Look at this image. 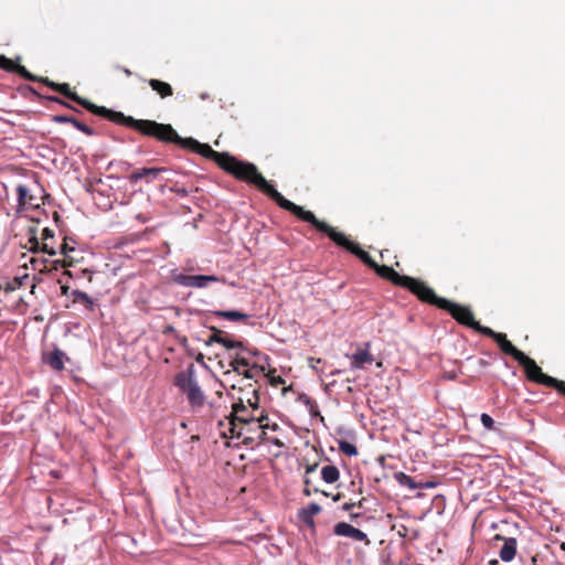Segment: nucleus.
I'll list each match as a JSON object with an SVG mask.
<instances>
[{
  "label": "nucleus",
  "mask_w": 565,
  "mask_h": 565,
  "mask_svg": "<svg viewBox=\"0 0 565 565\" xmlns=\"http://www.w3.org/2000/svg\"><path fill=\"white\" fill-rule=\"evenodd\" d=\"M71 297L73 298L74 303H81L88 311H93L95 308L94 300L88 296V294L82 290H73L71 292Z\"/></svg>",
  "instance_id": "20"
},
{
  "label": "nucleus",
  "mask_w": 565,
  "mask_h": 565,
  "mask_svg": "<svg viewBox=\"0 0 565 565\" xmlns=\"http://www.w3.org/2000/svg\"><path fill=\"white\" fill-rule=\"evenodd\" d=\"M18 202L20 206H39L38 203L34 202V196L29 194V190L24 185H19L17 188Z\"/></svg>",
  "instance_id": "22"
},
{
  "label": "nucleus",
  "mask_w": 565,
  "mask_h": 565,
  "mask_svg": "<svg viewBox=\"0 0 565 565\" xmlns=\"http://www.w3.org/2000/svg\"><path fill=\"white\" fill-rule=\"evenodd\" d=\"M75 128H77L79 131L84 132L87 136H93L95 134L93 128H90L89 126H87L81 121L75 122Z\"/></svg>",
  "instance_id": "37"
},
{
  "label": "nucleus",
  "mask_w": 565,
  "mask_h": 565,
  "mask_svg": "<svg viewBox=\"0 0 565 565\" xmlns=\"http://www.w3.org/2000/svg\"><path fill=\"white\" fill-rule=\"evenodd\" d=\"M419 489H431L437 486V482L435 481H426V482H419Z\"/></svg>",
  "instance_id": "42"
},
{
  "label": "nucleus",
  "mask_w": 565,
  "mask_h": 565,
  "mask_svg": "<svg viewBox=\"0 0 565 565\" xmlns=\"http://www.w3.org/2000/svg\"><path fill=\"white\" fill-rule=\"evenodd\" d=\"M265 195L271 199L277 205L299 220L310 223L319 232L326 234L333 243L338 246L345 248L348 252L356 256L363 264L372 268L381 278L388 280L394 286L402 287L409 292L416 286L418 278H414L406 275H399L394 268L386 265H379L367 252L363 250L359 244L349 239L343 233L338 232L334 227L330 226L324 221L316 217L311 211H306L302 206L295 204L287 200L280 192H278L273 184H268L266 188Z\"/></svg>",
  "instance_id": "2"
},
{
  "label": "nucleus",
  "mask_w": 565,
  "mask_h": 565,
  "mask_svg": "<svg viewBox=\"0 0 565 565\" xmlns=\"http://www.w3.org/2000/svg\"><path fill=\"white\" fill-rule=\"evenodd\" d=\"M279 429V425L277 423H270L269 422V417L267 416V427H266V431L267 430H271V431H276Z\"/></svg>",
  "instance_id": "43"
},
{
  "label": "nucleus",
  "mask_w": 565,
  "mask_h": 565,
  "mask_svg": "<svg viewBox=\"0 0 565 565\" xmlns=\"http://www.w3.org/2000/svg\"><path fill=\"white\" fill-rule=\"evenodd\" d=\"M64 359L65 353L60 349H55L47 355H45L44 361L55 371L64 370Z\"/></svg>",
  "instance_id": "18"
},
{
  "label": "nucleus",
  "mask_w": 565,
  "mask_h": 565,
  "mask_svg": "<svg viewBox=\"0 0 565 565\" xmlns=\"http://www.w3.org/2000/svg\"><path fill=\"white\" fill-rule=\"evenodd\" d=\"M175 282L184 287L204 288L209 282L221 281V278L214 275H178Z\"/></svg>",
  "instance_id": "10"
},
{
  "label": "nucleus",
  "mask_w": 565,
  "mask_h": 565,
  "mask_svg": "<svg viewBox=\"0 0 565 565\" xmlns=\"http://www.w3.org/2000/svg\"><path fill=\"white\" fill-rule=\"evenodd\" d=\"M36 233H38V228L35 226H30L29 227V250L32 252V253H38V252H41V246H42V243L39 242L38 237H36Z\"/></svg>",
  "instance_id": "26"
},
{
  "label": "nucleus",
  "mask_w": 565,
  "mask_h": 565,
  "mask_svg": "<svg viewBox=\"0 0 565 565\" xmlns=\"http://www.w3.org/2000/svg\"><path fill=\"white\" fill-rule=\"evenodd\" d=\"M174 385L186 395L192 407H202L204 405L205 396L194 379L192 366L188 371L179 372L174 376Z\"/></svg>",
  "instance_id": "7"
},
{
  "label": "nucleus",
  "mask_w": 565,
  "mask_h": 565,
  "mask_svg": "<svg viewBox=\"0 0 565 565\" xmlns=\"http://www.w3.org/2000/svg\"><path fill=\"white\" fill-rule=\"evenodd\" d=\"M171 331H173V327L169 326V327H167V328H166L164 333H167V332H171Z\"/></svg>",
  "instance_id": "51"
},
{
  "label": "nucleus",
  "mask_w": 565,
  "mask_h": 565,
  "mask_svg": "<svg viewBox=\"0 0 565 565\" xmlns=\"http://www.w3.org/2000/svg\"><path fill=\"white\" fill-rule=\"evenodd\" d=\"M63 105L67 106V108H71V105H67L66 103H62Z\"/></svg>",
  "instance_id": "53"
},
{
  "label": "nucleus",
  "mask_w": 565,
  "mask_h": 565,
  "mask_svg": "<svg viewBox=\"0 0 565 565\" xmlns=\"http://www.w3.org/2000/svg\"><path fill=\"white\" fill-rule=\"evenodd\" d=\"M561 547H562L563 550H565V543H562Z\"/></svg>",
  "instance_id": "54"
},
{
  "label": "nucleus",
  "mask_w": 565,
  "mask_h": 565,
  "mask_svg": "<svg viewBox=\"0 0 565 565\" xmlns=\"http://www.w3.org/2000/svg\"><path fill=\"white\" fill-rule=\"evenodd\" d=\"M518 363L523 367L529 381L555 388L565 396V382L545 374L533 359L524 354Z\"/></svg>",
  "instance_id": "6"
},
{
  "label": "nucleus",
  "mask_w": 565,
  "mask_h": 565,
  "mask_svg": "<svg viewBox=\"0 0 565 565\" xmlns=\"http://www.w3.org/2000/svg\"><path fill=\"white\" fill-rule=\"evenodd\" d=\"M0 68L4 70L7 72L17 73L22 78L30 81V82H41L45 84L46 86L51 87L53 90L62 94L63 96L70 98L71 100L77 103L88 111H90L94 115L104 117L106 119L109 118V115L113 109H108L104 106H97L93 104L92 102L78 96L75 92H73L67 83H54L50 81L47 77H39L36 75H33L30 73L24 66L17 64L14 61L6 57L4 55L0 54Z\"/></svg>",
  "instance_id": "4"
},
{
  "label": "nucleus",
  "mask_w": 565,
  "mask_h": 565,
  "mask_svg": "<svg viewBox=\"0 0 565 565\" xmlns=\"http://www.w3.org/2000/svg\"><path fill=\"white\" fill-rule=\"evenodd\" d=\"M230 366L233 371L237 372L239 375H244L246 379H255L257 375L264 372L263 366H258L254 364L249 366L248 361L245 358L236 355L231 362Z\"/></svg>",
  "instance_id": "11"
},
{
  "label": "nucleus",
  "mask_w": 565,
  "mask_h": 565,
  "mask_svg": "<svg viewBox=\"0 0 565 565\" xmlns=\"http://www.w3.org/2000/svg\"><path fill=\"white\" fill-rule=\"evenodd\" d=\"M164 171L166 168H140L134 170L128 179L131 183H137L141 179H146V181L149 183Z\"/></svg>",
  "instance_id": "14"
},
{
  "label": "nucleus",
  "mask_w": 565,
  "mask_h": 565,
  "mask_svg": "<svg viewBox=\"0 0 565 565\" xmlns=\"http://www.w3.org/2000/svg\"><path fill=\"white\" fill-rule=\"evenodd\" d=\"M394 478L395 480L401 484V486H404L406 488H408L409 490H416V489H419V482H416L414 481V479L412 477H409L408 475H406L405 472H396L394 475Z\"/></svg>",
  "instance_id": "24"
},
{
  "label": "nucleus",
  "mask_w": 565,
  "mask_h": 565,
  "mask_svg": "<svg viewBox=\"0 0 565 565\" xmlns=\"http://www.w3.org/2000/svg\"><path fill=\"white\" fill-rule=\"evenodd\" d=\"M58 217H60V216H58L57 212H54V220H55L56 222L58 221Z\"/></svg>",
  "instance_id": "52"
},
{
  "label": "nucleus",
  "mask_w": 565,
  "mask_h": 565,
  "mask_svg": "<svg viewBox=\"0 0 565 565\" xmlns=\"http://www.w3.org/2000/svg\"><path fill=\"white\" fill-rule=\"evenodd\" d=\"M257 416L258 414H254V411H249L248 406L245 405L244 399L238 397L237 402L233 404L232 412L228 416L231 431Z\"/></svg>",
  "instance_id": "8"
},
{
  "label": "nucleus",
  "mask_w": 565,
  "mask_h": 565,
  "mask_svg": "<svg viewBox=\"0 0 565 565\" xmlns=\"http://www.w3.org/2000/svg\"><path fill=\"white\" fill-rule=\"evenodd\" d=\"M51 100L57 102V103H61V104L63 103L58 97H52Z\"/></svg>",
  "instance_id": "50"
},
{
  "label": "nucleus",
  "mask_w": 565,
  "mask_h": 565,
  "mask_svg": "<svg viewBox=\"0 0 565 565\" xmlns=\"http://www.w3.org/2000/svg\"><path fill=\"white\" fill-rule=\"evenodd\" d=\"M247 404L250 407L249 411H254V414H259V396L256 388L253 390V397L247 398Z\"/></svg>",
  "instance_id": "31"
},
{
  "label": "nucleus",
  "mask_w": 565,
  "mask_h": 565,
  "mask_svg": "<svg viewBox=\"0 0 565 565\" xmlns=\"http://www.w3.org/2000/svg\"><path fill=\"white\" fill-rule=\"evenodd\" d=\"M339 450L349 457L358 455V448L355 447V445L345 440L339 441Z\"/></svg>",
  "instance_id": "28"
},
{
  "label": "nucleus",
  "mask_w": 565,
  "mask_h": 565,
  "mask_svg": "<svg viewBox=\"0 0 565 565\" xmlns=\"http://www.w3.org/2000/svg\"><path fill=\"white\" fill-rule=\"evenodd\" d=\"M73 250H74V247L70 246L67 243V237H64V242L61 245V250H60L61 254L64 255L65 257H68V254Z\"/></svg>",
  "instance_id": "38"
},
{
  "label": "nucleus",
  "mask_w": 565,
  "mask_h": 565,
  "mask_svg": "<svg viewBox=\"0 0 565 565\" xmlns=\"http://www.w3.org/2000/svg\"><path fill=\"white\" fill-rule=\"evenodd\" d=\"M170 191L182 196V198L188 196L190 193V190H188L185 186H180L178 183L173 184L170 188Z\"/></svg>",
  "instance_id": "36"
},
{
  "label": "nucleus",
  "mask_w": 565,
  "mask_h": 565,
  "mask_svg": "<svg viewBox=\"0 0 565 565\" xmlns=\"http://www.w3.org/2000/svg\"><path fill=\"white\" fill-rule=\"evenodd\" d=\"M50 264L52 266L49 267V269H51V271H52V270H57L58 268H66V267L72 266L73 260L64 258V259H56V260L50 262Z\"/></svg>",
  "instance_id": "32"
},
{
  "label": "nucleus",
  "mask_w": 565,
  "mask_h": 565,
  "mask_svg": "<svg viewBox=\"0 0 565 565\" xmlns=\"http://www.w3.org/2000/svg\"><path fill=\"white\" fill-rule=\"evenodd\" d=\"M365 499L362 498L361 500H359L358 502H354V501H350V502H345L341 509L345 512H349L351 511L353 508L358 507V508H363V503H364Z\"/></svg>",
  "instance_id": "35"
},
{
  "label": "nucleus",
  "mask_w": 565,
  "mask_h": 565,
  "mask_svg": "<svg viewBox=\"0 0 565 565\" xmlns=\"http://www.w3.org/2000/svg\"><path fill=\"white\" fill-rule=\"evenodd\" d=\"M371 344L365 343V349H359L351 355V367L352 369H363L365 364H371L374 361V358L370 353Z\"/></svg>",
  "instance_id": "15"
},
{
  "label": "nucleus",
  "mask_w": 565,
  "mask_h": 565,
  "mask_svg": "<svg viewBox=\"0 0 565 565\" xmlns=\"http://www.w3.org/2000/svg\"><path fill=\"white\" fill-rule=\"evenodd\" d=\"M220 344H222L227 350H231V349H243L244 348V343L242 341L232 340L227 335H225L222 339Z\"/></svg>",
  "instance_id": "30"
},
{
  "label": "nucleus",
  "mask_w": 565,
  "mask_h": 565,
  "mask_svg": "<svg viewBox=\"0 0 565 565\" xmlns=\"http://www.w3.org/2000/svg\"><path fill=\"white\" fill-rule=\"evenodd\" d=\"M214 315L216 317L230 320V321H245L249 318L247 313L236 311V310H218L215 311Z\"/></svg>",
  "instance_id": "23"
},
{
  "label": "nucleus",
  "mask_w": 565,
  "mask_h": 565,
  "mask_svg": "<svg viewBox=\"0 0 565 565\" xmlns=\"http://www.w3.org/2000/svg\"><path fill=\"white\" fill-rule=\"evenodd\" d=\"M318 467H319L318 462H315L312 465H307L306 466L305 475H303V489H302V493L306 497H310L313 493H321L324 497H329L330 495L328 492H326V491L319 489L318 487L313 486V482L310 479V475L312 472H315Z\"/></svg>",
  "instance_id": "13"
},
{
  "label": "nucleus",
  "mask_w": 565,
  "mask_h": 565,
  "mask_svg": "<svg viewBox=\"0 0 565 565\" xmlns=\"http://www.w3.org/2000/svg\"><path fill=\"white\" fill-rule=\"evenodd\" d=\"M482 335H486L494 340L499 348L501 349V351L504 354L512 356L516 362H519L525 354L524 352L515 348L511 341L508 340L505 333L495 332L491 328L487 327Z\"/></svg>",
  "instance_id": "9"
},
{
  "label": "nucleus",
  "mask_w": 565,
  "mask_h": 565,
  "mask_svg": "<svg viewBox=\"0 0 565 565\" xmlns=\"http://www.w3.org/2000/svg\"><path fill=\"white\" fill-rule=\"evenodd\" d=\"M108 120L131 128L145 137L153 138L163 143H174L182 149L191 150L213 160L226 173L239 181L255 185L263 193L269 184L254 163L239 160L228 152H217L210 145L201 143L191 137L182 138L170 124L150 119H136L116 110H111Z\"/></svg>",
  "instance_id": "1"
},
{
  "label": "nucleus",
  "mask_w": 565,
  "mask_h": 565,
  "mask_svg": "<svg viewBox=\"0 0 565 565\" xmlns=\"http://www.w3.org/2000/svg\"><path fill=\"white\" fill-rule=\"evenodd\" d=\"M341 499H342V493H340V492H339V493H337V494H334V495H332V500H333L334 502H338V501H340Z\"/></svg>",
  "instance_id": "46"
},
{
  "label": "nucleus",
  "mask_w": 565,
  "mask_h": 565,
  "mask_svg": "<svg viewBox=\"0 0 565 565\" xmlns=\"http://www.w3.org/2000/svg\"><path fill=\"white\" fill-rule=\"evenodd\" d=\"M480 419H481L482 425L487 429H489V430L494 429V420L489 414H487V413L481 414Z\"/></svg>",
  "instance_id": "34"
},
{
  "label": "nucleus",
  "mask_w": 565,
  "mask_h": 565,
  "mask_svg": "<svg viewBox=\"0 0 565 565\" xmlns=\"http://www.w3.org/2000/svg\"><path fill=\"white\" fill-rule=\"evenodd\" d=\"M51 238H54V232L51 228L45 227L42 232V241L46 242L47 239Z\"/></svg>",
  "instance_id": "40"
},
{
  "label": "nucleus",
  "mask_w": 565,
  "mask_h": 565,
  "mask_svg": "<svg viewBox=\"0 0 565 565\" xmlns=\"http://www.w3.org/2000/svg\"><path fill=\"white\" fill-rule=\"evenodd\" d=\"M41 252L46 253L51 256H54L56 254L55 248L46 242L42 243Z\"/></svg>",
  "instance_id": "39"
},
{
  "label": "nucleus",
  "mask_w": 565,
  "mask_h": 565,
  "mask_svg": "<svg viewBox=\"0 0 565 565\" xmlns=\"http://www.w3.org/2000/svg\"><path fill=\"white\" fill-rule=\"evenodd\" d=\"M301 399L308 406L309 413L312 416L319 415V409H318V405H317L316 401H313L311 397L306 396V395L302 396Z\"/></svg>",
  "instance_id": "33"
},
{
  "label": "nucleus",
  "mask_w": 565,
  "mask_h": 565,
  "mask_svg": "<svg viewBox=\"0 0 565 565\" xmlns=\"http://www.w3.org/2000/svg\"><path fill=\"white\" fill-rule=\"evenodd\" d=\"M269 382L273 386H278L280 384H284L285 380L280 375H278V376H270Z\"/></svg>",
  "instance_id": "41"
},
{
  "label": "nucleus",
  "mask_w": 565,
  "mask_h": 565,
  "mask_svg": "<svg viewBox=\"0 0 565 565\" xmlns=\"http://www.w3.org/2000/svg\"><path fill=\"white\" fill-rule=\"evenodd\" d=\"M31 265L34 269H38L41 274L50 273L51 269H49V259L46 258H36L32 257L30 259Z\"/></svg>",
  "instance_id": "27"
},
{
  "label": "nucleus",
  "mask_w": 565,
  "mask_h": 565,
  "mask_svg": "<svg viewBox=\"0 0 565 565\" xmlns=\"http://www.w3.org/2000/svg\"><path fill=\"white\" fill-rule=\"evenodd\" d=\"M333 533L338 536H345V537H350L354 541L363 542L365 545H370V543H371L366 533H364L360 529H356L347 522L337 523L333 526Z\"/></svg>",
  "instance_id": "12"
},
{
  "label": "nucleus",
  "mask_w": 565,
  "mask_h": 565,
  "mask_svg": "<svg viewBox=\"0 0 565 565\" xmlns=\"http://www.w3.org/2000/svg\"><path fill=\"white\" fill-rule=\"evenodd\" d=\"M415 285L411 294L416 296L419 301L448 311L458 323L469 327L481 334L487 329V327L475 320L473 312L469 307L437 296L435 290L420 279Z\"/></svg>",
  "instance_id": "3"
},
{
  "label": "nucleus",
  "mask_w": 565,
  "mask_h": 565,
  "mask_svg": "<svg viewBox=\"0 0 565 565\" xmlns=\"http://www.w3.org/2000/svg\"><path fill=\"white\" fill-rule=\"evenodd\" d=\"M394 478L395 480L401 484V486H404L406 488H408L409 490H416V489H419V482H416L414 481V479L412 477H409L408 475H406L405 472H396L394 475Z\"/></svg>",
  "instance_id": "25"
},
{
  "label": "nucleus",
  "mask_w": 565,
  "mask_h": 565,
  "mask_svg": "<svg viewBox=\"0 0 565 565\" xmlns=\"http://www.w3.org/2000/svg\"><path fill=\"white\" fill-rule=\"evenodd\" d=\"M267 414L262 411L257 417L232 430V435L242 438V443L252 448L268 441L275 446L284 447V443L277 437H268L266 433Z\"/></svg>",
  "instance_id": "5"
},
{
  "label": "nucleus",
  "mask_w": 565,
  "mask_h": 565,
  "mask_svg": "<svg viewBox=\"0 0 565 565\" xmlns=\"http://www.w3.org/2000/svg\"><path fill=\"white\" fill-rule=\"evenodd\" d=\"M321 479L326 483H335L340 479V470L334 465H326L320 470Z\"/></svg>",
  "instance_id": "21"
},
{
  "label": "nucleus",
  "mask_w": 565,
  "mask_h": 565,
  "mask_svg": "<svg viewBox=\"0 0 565 565\" xmlns=\"http://www.w3.org/2000/svg\"><path fill=\"white\" fill-rule=\"evenodd\" d=\"M148 84L153 92H156L161 98H167L173 95L172 86L163 81L157 78L148 79Z\"/></svg>",
  "instance_id": "17"
},
{
  "label": "nucleus",
  "mask_w": 565,
  "mask_h": 565,
  "mask_svg": "<svg viewBox=\"0 0 565 565\" xmlns=\"http://www.w3.org/2000/svg\"><path fill=\"white\" fill-rule=\"evenodd\" d=\"M320 512H321V507L318 503L312 502V503L308 504L306 508L301 509L299 511L298 515H299V519L306 525H308L309 527H313L315 526L313 516L319 514Z\"/></svg>",
  "instance_id": "16"
},
{
  "label": "nucleus",
  "mask_w": 565,
  "mask_h": 565,
  "mask_svg": "<svg viewBox=\"0 0 565 565\" xmlns=\"http://www.w3.org/2000/svg\"><path fill=\"white\" fill-rule=\"evenodd\" d=\"M212 335L209 337L207 340H205V345H211L212 343H221L222 339L226 335V333L216 327H211Z\"/></svg>",
  "instance_id": "29"
},
{
  "label": "nucleus",
  "mask_w": 565,
  "mask_h": 565,
  "mask_svg": "<svg viewBox=\"0 0 565 565\" xmlns=\"http://www.w3.org/2000/svg\"><path fill=\"white\" fill-rule=\"evenodd\" d=\"M68 291H70V287L68 286H66V285L61 286V295L62 296H67Z\"/></svg>",
  "instance_id": "45"
},
{
  "label": "nucleus",
  "mask_w": 565,
  "mask_h": 565,
  "mask_svg": "<svg viewBox=\"0 0 565 565\" xmlns=\"http://www.w3.org/2000/svg\"><path fill=\"white\" fill-rule=\"evenodd\" d=\"M516 553V540L513 537L507 539L500 550V557L503 562H510L514 558Z\"/></svg>",
  "instance_id": "19"
},
{
  "label": "nucleus",
  "mask_w": 565,
  "mask_h": 565,
  "mask_svg": "<svg viewBox=\"0 0 565 565\" xmlns=\"http://www.w3.org/2000/svg\"><path fill=\"white\" fill-rule=\"evenodd\" d=\"M68 122L72 124L75 127V122H78V120L76 118H74V117H70Z\"/></svg>",
  "instance_id": "48"
},
{
  "label": "nucleus",
  "mask_w": 565,
  "mask_h": 565,
  "mask_svg": "<svg viewBox=\"0 0 565 565\" xmlns=\"http://www.w3.org/2000/svg\"><path fill=\"white\" fill-rule=\"evenodd\" d=\"M359 516H360V513H351L350 514L351 520H354V519H356Z\"/></svg>",
  "instance_id": "49"
},
{
  "label": "nucleus",
  "mask_w": 565,
  "mask_h": 565,
  "mask_svg": "<svg viewBox=\"0 0 565 565\" xmlns=\"http://www.w3.org/2000/svg\"><path fill=\"white\" fill-rule=\"evenodd\" d=\"M53 120L55 122L64 124V122H68L70 117L64 116V115H56V116H54Z\"/></svg>",
  "instance_id": "44"
},
{
  "label": "nucleus",
  "mask_w": 565,
  "mask_h": 565,
  "mask_svg": "<svg viewBox=\"0 0 565 565\" xmlns=\"http://www.w3.org/2000/svg\"><path fill=\"white\" fill-rule=\"evenodd\" d=\"M122 72H124V73H125V75H127V76H131V75H132V72H131L129 68L122 67Z\"/></svg>",
  "instance_id": "47"
}]
</instances>
